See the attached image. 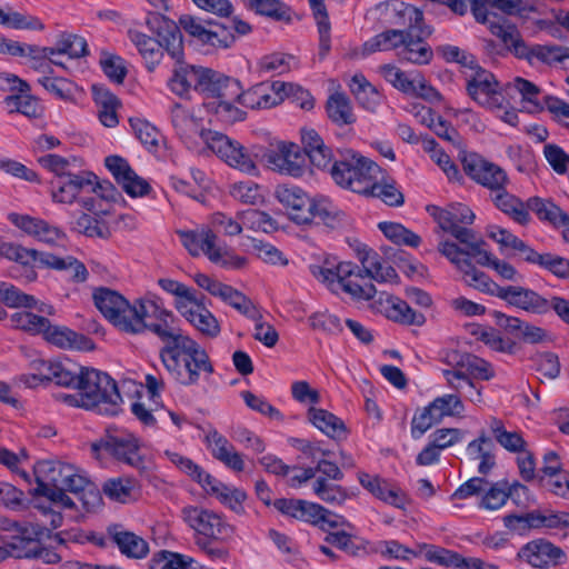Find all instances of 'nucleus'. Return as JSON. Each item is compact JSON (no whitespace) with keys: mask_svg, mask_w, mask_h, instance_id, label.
Returning a JSON list of instances; mask_svg holds the SVG:
<instances>
[{"mask_svg":"<svg viewBox=\"0 0 569 569\" xmlns=\"http://www.w3.org/2000/svg\"><path fill=\"white\" fill-rule=\"evenodd\" d=\"M361 267L351 261L326 257L322 263L309 266L310 273L329 290L352 299L370 300L376 295L372 280L385 282L396 277L395 269L385 266L377 252L363 248L358 253Z\"/></svg>","mask_w":569,"mask_h":569,"instance_id":"nucleus-1","label":"nucleus"},{"mask_svg":"<svg viewBox=\"0 0 569 569\" xmlns=\"http://www.w3.org/2000/svg\"><path fill=\"white\" fill-rule=\"evenodd\" d=\"M173 313L151 327V332L166 342L160 359L168 372L181 385L198 382L200 372H213L206 350L188 335L176 327Z\"/></svg>","mask_w":569,"mask_h":569,"instance_id":"nucleus-2","label":"nucleus"},{"mask_svg":"<svg viewBox=\"0 0 569 569\" xmlns=\"http://www.w3.org/2000/svg\"><path fill=\"white\" fill-rule=\"evenodd\" d=\"M94 306L102 316L119 330L141 335L151 332V327L170 317L158 300L144 297L130 302L116 290L100 287L92 295Z\"/></svg>","mask_w":569,"mask_h":569,"instance_id":"nucleus-3","label":"nucleus"},{"mask_svg":"<svg viewBox=\"0 0 569 569\" xmlns=\"http://www.w3.org/2000/svg\"><path fill=\"white\" fill-rule=\"evenodd\" d=\"M80 469L58 460L38 461L33 467L37 487L31 490L36 498L34 507L48 518L50 529L62 525V509H71L74 501L62 489L72 482L82 483Z\"/></svg>","mask_w":569,"mask_h":569,"instance_id":"nucleus-4","label":"nucleus"},{"mask_svg":"<svg viewBox=\"0 0 569 569\" xmlns=\"http://www.w3.org/2000/svg\"><path fill=\"white\" fill-rule=\"evenodd\" d=\"M50 197L57 204L79 203L82 209L98 216H109L111 203L119 193L110 182H98L89 171L69 177L53 178L50 182Z\"/></svg>","mask_w":569,"mask_h":569,"instance_id":"nucleus-5","label":"nucleus"},{"mask_svg":"<svg viewBox=\"0 0 569 569\" xmlns=\"http://www.w3.org/2000/svg\"><path fill=\"white\" fill-rule=\"evenodd\" d=\"M57 399L70 407L96 410L101 415L114 416L122 402L114 380L107 373L86 368L78 390L60 392Z\"/></svg>","mask_w":569,"mask_h":569,"instance_id":"nucleus-6","label":"nucleus"},{"mask_svg":"<svg viewBox=\"0 0 569 569\" xmlns=\"http://www.w3.org/2000/svg\"><path fill=\"white\" fill-rule=\"evenodd\" d=\"M438 251L460 272L461 280L467 281L472 271L483 273L472 264V259L480 266L487 267L505 281L518 282L522 279L521 273L510 262L499 259L485 248V241L473 247L471 251H463L459 244L450 240H442L438 243Z\"/></svg>","mask_w":569,"mask_h":569,"instance_id":"nucleus-7","label":"nucleus"},{"mask_svg":"<svg viewBox=\"0 0 569 569\" xmlns=\"http://www.w3.org/2000/svg\"><path fill=\"white\" fill-rule=\"evenodd\" d=\"M180 242L192 257L206 256L210 262L226 270L244 269L249 261L219 241L218 236L209 226L196 229H179Z\"/></svg>","mask_w":569,"mask_h":569,"instance_id":"nucleus-8","label":"nucleus"},{"mask_svg":"<svg viewBox=\"0 0 569 569\" xmlns=\"http://www.w3.org/2000/svg\"><path fill=\"white\" fill-rule=\"evenodd\" d=\"M470 276L471 278L469 277L467 281L471 284V288L497 297L509 306L533 315H545L550 310L549 300L529 288L520 286L502 287L486 273L476 271H472Z\"/></svg>","mask_w":569,"mask_h":569,"instance_id":"nucleus-9","label":"nucleus"},{"mask_svg":"<svg viewBox=\"0 0 569 569\" xmlns=\"http://www.w3.org/2000/svg\"><path fill=\"white\" fill-rule=\"evenodd\" d=\"M380 173L377 163L352 150L347 151L343 159L331 167V177L337 184L363 196Z\"/></svg>","mask_w":569,"mask_h":569,"instance_id":"nucleus-10","label":"nucleus"},{"mask_svg":"<svg viewBox=\"0 0 569 569\" xmlns=\"http://www.w3.org/2000/svg\"><path fill=\"white\" fill-rule=\"evenodd\" d=\"M428 211L443 231L449 232L463 246L460 247L463 251H471L482 241L471 229L465 227L472 224L476 218L468 206L452 203L446 208L431 207Z\"/></svg>","mask_w":569,"mask_h":569,"instance_id":"nucleus-11","label":"nucleus"},{"mask_svg":"<svg viewBox=\"0 0 569 569\" xmlns=\"http://www.w3.org/2000/svg\"><path fill=\"white\" fill-rule=\"evenodd\" d=\"M200 136L206 146L229 167L249 176L258 174L254 156L239 141L212 130H201Z\"/></svg>","mask_w":569,"mask_h":569,"instance_id":"nucleus-12","label":"nucleus"},{"mask_svg":"<svg viewBox=\"0 0 569 569\" xmlns=\"http://www.w3.org/2000/svg\"><path fill=\"white\" fill-rule=\"evenodd\" d=\"M466 88L469 97L480 107L499 113L506 106L503 87L488 70L477 64L469 71H465Z\"/></svg>","mask_w":569,"mask_h":569,"instance_id":"nucleus-13","label":"nucleus"},{"mask_svg":"<svg viewBox=\"0 0 569 569\" xmlns=\"http://www.w3.org/2000/svg\"><path fill=\"white\" fill-rule=\"evenodd\" d=\"M140 447V440L128 430L108 429L106 436L91 448L97 459H101L103 455H110L120 462L142 468Z\"/></svg>","mask_w":569,"mask_h":569,"instance_id":"nucleus-14","label":"nucleus"},{"mask_svg":"<svg viewBox=\"0 0 569 569\" xmlns=\"http://www.w3.org/2000/svg\"><path fill=\"white\" fill-rule=\"evenodd\" d=\"M183 522L199 537L197 543H201L200 537L228 540L233 536V527L219 513L198 506L188 505L181 509Z\"/></svg>","mask_w":569,"mask_h":569,"instance_id":"nucleus-15","label":"nucleus"},{"mask_svg":"<svg viewBox=\"0 0 569 569\" xmlns=\"http://www.w3.org/2000/svg\"><path fill=\"white\" fill-rule=\"evenodd\" d=\"M463 412L465 405L458 395L439 396L413 416L410 428L411 437L415 440L420 439L433 425L440 423L447 417L461 418Z\"/></svg>","mask_w":569,"mask_h":569,"instance_id":"nucleus-16","label":"nucleus"},{"mask_svg":"<svg viewBox=\"0 0 569 569\" xmlns=\"http://www.w3.org/2000/svg\"><path fill=\"white\" fill-rule=\"evenodd\" d=\"M49 530L46 525L3 521L0 526V540L10 545L13 558H31L37 551L38 540L47 536Z\"/></svg>","mask_w":569,"mask_h":569,"instance_id":"nucleus-17","label":"nucleus"},{"mask_svg":"<svg viewBox=\"0 0 569 569\" xmlns=\"http://www.w3.org/2000/svg\"><path fill=\"white\" fill-rule=\"evenodd\" d=\"M380 72L386 81L406 94L421 98L430 103L442 100L440 92L418 71L407 73L393 64H386L380 68Z\"/></svg>","mask_w":569,"mask_h":569,"instance_id":"nucleus-18","label":"nucleus"},{"mask_svg":"<svg viewBox=\"0 0 569 569\" xmlns=\"http://www.w3.org/2000/svg\"><path fill=\"white\" fill-rule=\"evenodd\" d=\"M401 12L410 20L411 26L405 33V41L399 54L412 63H428L432 58V50L423 40V37L429 36L430 31L420 28L422 11L413 6H405Z\"/></svg>","mask_w":569,"mask_h":569,"instance_id":"nucleus-19","label":"nucleus"},{"mask_svg":"<svg viewBox=\"0 0 569 569\" xmlns=\"http://www.w3.org/2000/svg\"><path fill=\"white\" fill-rule=\"evenodd\" d=\"M273 506L283 516L312 525L338 527L343 522L341 517L333 515L325 507L302 499L281 498L277 499Z\"/></svg>","mask_w":569,"mask_h":569,"instance_id":"nucleus-20","label":"nucleus"},{"mask_svg":"<svg viewBox=\"0 0 569 569\" xmlns=\"http://www.w3.org/2000/svg\"><path fill=\"white\" fill-rule=\"evenodd\" d=\"M461 163L465 173L476 183L487 188L490 193L509 184L508 174L501 167L476 152L465 153Z\"/></svg>","mask_w":569,"mask_h":569,"instance_id":"nucleus-21","label":"nucleus"},{"mask_svg":"<svg viewBox=\"0 0 569 569\" xmlns=\"http://www.w3.org/2000/svg\"><path fill=\"white\" fill-rule=\"evenodd\" d=\"M268 166L281 174L300 178L307 169V159L302 149L290 141H280L267 154Z\"/></svg>","mask_w":569,"mask_h":569,"instance_id":"nucleus-22","label":"nucleus"},{"mask_svg":"<svg viewBox=\"0 0 569 569\" xmlns=\"http://www.w3.org/2000/svg\"><path fill=\"white\" fill-rule=\"evenodd\" d=\"M273 197L284 208L291 221L301 226L311 224L309 209L312 198L301 187L290 183L278 184Z\"/></svg>","mask_w":569,"mask_h":569,"instance_id":"nucleus-23","label":"nucleus"},{"mask_svg":"<svg viewBox=\"0 0 569 569\" xmlns=\"http://www.w3.org/2000/svg\"><path fill=\"white\" fill-rule=\"evenodd\" d=\"M286 88L287 82L280 80L264 81L246 91L240 89L239 96L234 99L249 109H269L280 104L286 99Z\"/></svg>","mask_w":569,"mask_h":569,"instance_id":"nucleus-24","label":"nucleus"},{"mask_svg":"<svg viewBox=\"0 0 569 569\" xmlns=\"http://www.w3.org/2000/svg\"><path fill=\"white\" fill-rule=\"evenodd\" d=\"M203 442L216 460L234 473L243 472L246 462L243 455L237 451L234 446L216 428L204 431Z\"/></svg>","mask_w":569,"mask_h":569,"instance_id":"nucleus-25","label":"nucleus"},{"mask_svg":"<svg viewBox=\"0 0 569 569\" xmlns=\"http://www.w3.org/2000/svg\"><path fill=\"white\" fill-rule=\"evenodd\" d=\"M104 163L116 181L131 198L144 197L150 193V183L137 174L126 159L119 156H109Z\"/></svg>","mask_w":569,"mask_h":569,"instance_id":"nucleus-26","label":"nucleus"},{"mask_svg":"<svg viewBox=\"0 0 569 569\" xmlns=\"http://www.w3.org/2000/svg\"><path fill=\"white\" fill-rule=\"evenodd\" d=\"M198 91L208 100L217 98L234 99L239 96L240 82L233 78L226 77L212 69L200 67Z\"/></svg>","mask_w":569,"mask_h":569,"instance_id":"nucleus-27","label":"nucleus"},{"mask_svg":"<svg viewBox=\"0 0 569 569\" xmlns=\"http://www.w3.org/2000/svg\"><path fill=\"white\" fill-rule=\"evenodd\" d=\"M518 558L533 568H549L561 562L563 551L553 543L537 539L526 543L519 551Z\"/></svg>","mask_w":569,"mask_h":569,"instance_id":"nucleus-28","label":"nucleus"},{"mask_svg":"<svg viewBox=\"0 0 569 569\" xmlns=\"http://www.w3.org/2000/svg\"><path fill=\"white\" fill-rule=\"evenodd\" d=\"M199 486L208 496L216 498L233 512L242 513L244 511L243 502L247 499V493L242 489L227 485L209 472L206 473Z\"/></svg>","mask_w":569,"mask_h":569,"instance_id":"nucleus-29","label":"nucleus"},{"mask_svg":"<svg viewBox=\"0 0 569 569\" xmlns=\"http://www.w3.org/2000/svg\"><path fill=\"white\" fill-rule=\"evenodd\" d=\"M311 223L315 219L330 230L345 229L351 226L350 217L330 198L319 194L312 198L309 209Z\"/></svg>","mask_w":569,"mask_h":569,"instance_id":"nucleus-30","label":"nucleus"},{"mask_svg":"<svg viewBox=\"0 0 569 569\" xmlns=\"http://www.w3.org/2000/svg\"><path fill=\"white\" fill-rule=\"evenodd\" d=\"M180 308L179 313L201 335L208 338L219 336V321L200 299L196 297L188 305Z\"/></svg>","mask_w":569,"mask_h":569,"instance_id":"nucleus-31","label":"nucleus"},{"mask_svg":"<svg viewBox=\"0 0 569 569\" xmlns=\"http://www.w3.org/2000/svg\"><path fill=\"white\" fill-rule=\"evenodd\" d=\"M358 481L377 499L399 509H405L408 499L405 492L396 486L390 485L378 476L367 472L358 473Z\"/></svg>","mask_w":569,"mask_h":569,"instance_id":"nucleus-32","label":"nucleus"},{"mask_svg":"<svg viewBox=\"0 0 569 569\" xmlns=\"http://www.w3.org/2000/svg\"><path fill=\"white\" fill-rule=\"evenodd\" d=\"M9 220L24 233L44 243L53 244L64 238V233L59 228L39 218L11 213Z\"/></svg>","mask_w":569,"mask_h":569,"instance_id":"nucleus-33","label":"nucleus"},{"mask_svg":"<svg viewBox=\"0 0 569 569\" xmlns=\"http://www.w3.org/2000/svg\"><path fill=\"white\" fill-rule=\"evenodd\" d=\"M490 200L500 212L512 221L521 226H526L531 221V216L528 212V200L523 201L509 192L507 187H501L493 193H490Z\"/></svg>","mask_w":569,"mask_h":569,"instance_id":"nucleus-34","label":"nucleus"},{"mask_svg":"<svg viewBox=\"0 0 569 569\" xmlns=\"http://www.w3.org/2000/svg\"><path fill=\"white\" fill-rule=\"evenodd\" d=\"M43 337L50 343L62 349L90 351L94 348L92 340L84 335L77 333L67 327L51 326L49 321Z\"/></svg>","mask_w":569,"mask_h":569,"instance_id":"nucleus-35","label":"nucleus"},{"mask_svg":"<svg viewBox=\"0 0 569 569\" xmlns=\"http://www.w3.org/2000/svg\"><path fill=\"white\" fill-rule=\"evenodd\" d=\"M79 478L82 480V483L72 482L68 490L73 493L74 506L71 509H62V511H70V517L77 518V515H73V509L78 503L81 505L82 509L86 512H93L98 510L102 506V497L98 487L92 483L83 471L80 470Z\"/></svg>","mask_w":569,"mask_h":569,"instance_id":"nucleus-36","label":"nucleus"},{"mask_svg":"<svg viewBox=\"0 0 569 569\" xmlns=\"http://www.w3.org/2000/svg\"><path fill=\"white\" fill-rule=\"evenodd\" d=\"M380 303L386 317L395 322L408 326H422L426 322V317L422 313L415 311L398 297L388 295L380 299Z\"/></svg>","mask_w":569,"mask_h":569,"instance_id":"nucleus-37","label":"nucleus"},{"mask_svg":"<svg viewBox=\"0 0 569 569\" xmlns=\"http://www.w3.org/2000/svg\"><path fill=\"white\" fill-rule=\"evenodd\" d=\"M92 96L99 121L107 128H114L119 123V99L109 89L96 84L92 86Z\"/></svg>","mask_w":569,"mask_h":569,"instance_id":"nucleus-38","label":"nucleus"},{"mask_svg":"<svg viewBox=\"0 0 569 569\" xmlns=\"http://www.w3.org/2000/svg\"><path fill=\"white\" fill-rule=\"evenodd\" d=\"M493 449L492 440L485 432H481L478 438L468 443L466 453L469 460L479 461V473L488 475L496 466Z\"/></svg>","mask_w":569,"mask_h":569,"instance_id":"nucleus-39","label":"nucleus"},{"mask_svg":"<svg viewBox=\"0 0 569 569\" xmlns=\"http://www.w3.org/2000/svg\"><path fill=\"white\" fill-rule=\"evenodd\" d=\"M309 421L326 436L341 440L346 439L348 435L345 422L333 413L316 407H310L308 410Z\"/></svg>","mask_w":569,"mask_h":569,"instance_id":"nucleus-40","label":"nucleus"},{"mask_svg":"<svg viewBox=\"0 0 569 569\" xmlns=\"http://www.w3.org/2000/svg\"><path fill=\"white\" fill-rule=\"evenodd\" d=\"M199 71L200 66L180 63L168 80V88L179 97H187L192 90L198 91Z\"/></svg>","mask_w":569,"mask_h":569,"instance_id":"nucleus-41","label":"nucleus"},{"mask_svg":"<svg viewBox=\"0 0 569 569\" xmlns=\"http://www.w3.org/2000/svg\"><path fill=\"white\" fill-rule=\"evenodd\" d=\"M507 89L517 92L520 96L521 108L535 113L543 109L545 98L541 90L531 81L517 77L508 83Z\"/></svg>","mask_w":569,"mask_h":569,"instance_id":"nucleus-42","label":"nucleus"},{"mask_svg":"<svg viewBox=\"0 0 569 569\" xmlns=\"http://www.w3.org/2000/svg\"><path fill=\"white\" fill-rule=\"evenodd\" d=\"M520 59L527 60L531 66L537 63L555 64L569 59V48L547 44L528 46L526 43Z\"/></svg>","mask_w":569,"mask_h":569,"instance_id":"nucleus-43","label":"nucleus"},{"mask_svg":"<svg viewBox=\"0 0 569 569\" xmlns=\"http://www.w3.org/2000/svg\"><path fill=\"white\" fill-rule=\"evenodd\" d=\"M443 360L448 365L462 366L471 380L473 378L490 380L495 376V371L488 361L471 355H460L453 351L448 352Z\"/></svg>","mask_w":569,"mask_h":569,"instance_id":"nucleus-44","label":"nucleus"},{"mask_svg":"<svg viewBox=\"0 0 569 569\" xmlns=\"http://www.w3.org/2000/svg\"><path fill=\"white\" fill-rule=\"evenodd\" d=\"M0 300L12 308H33L46 315L53 313L52 306L38 301L33 296L23 293L10 283L0 282Z\"/></svg>","mask_w":569,"mask_h":569,"instance_id":"nucleus-45","label":"nucleus"},{"mask_svg":"<svg viewBox=\"0 0 569 569\" xmlns=\"http://www.w3.org/2000/svg\"><path fill=\"white\" fill-rule=\"evenodd\" d=\"M233 99L217 98L207 100L204 107L210 114V122L233 124L246 118V112L232 103Z\"/></svg>","mask_w":569,"mask_h":569,"instance_id":"nucleus-46","label":"nucleus"},{"mask_svg":"<svg viewBox=\"0 0 569 569\" xmlns=\"http://www.w3.org/2000/svg\"><path fill=\"white\" fill-rule=\"evenodd\" d=\"M129 39L143 59L146 68L153 71L163 57L158 40L139 31H129Z\"/></svg>","mask_w":569,"mask_h":569,"instance_id":"nucleus-47","label":"nucleus"},{"mask_svg":"<svg viewBox=\"0 0 569 569\" xmlns=\"http://www.w3.org/2000/svg\"><path fill=\"white\" fill-rule=\"evenodd\" d=\"M365 196L378 198L391 207H400L405 202L403 193L395 179L382 172L373 179L372 187L366 191Z\"/></svg>","mask_w":569,"mask_h":569,"instance_id":"nucleus-48","label":"nucleus"},{"mask_svg":"<svg viewBox=\"0 0 569 569\" xmlns=\"http://www.w3.org/2000/svg\"><path fill=\"white\" fill-rule=\"evenodd\" d=\"M106 216H98L96 213L89 214L81 212L72 214L70 220V227L73 231H77L89 238H101L106 239L110 236V230L107 223L103 221Z\"/></svg>","mask_w":569,"mask_h":569,"instance_id":"nucleus-49","label":"nucleus"},{"mask_svg":"<svg viewBox=\"0 0 569 569\" xmlns=\"http://www.w3.org/2000/svg\"><path fill=\"white\" fill-rule=\"evenodd\" d=\"M350 90L359 104L368 111L375 112L382 102L381 93L361 73H356L350 81Z\"/></svg>","mask_w":569,"mask_h":569,"instance_id":"nucleus-50","label":"nucleus"},{"mask_svg":"<svg viewBox=\"0 0 569 569\" xmlns=\"http://www.w3.org/2000/svg\"><path fill=\"white\" fill-rule=\"evenodd\" d=\"M535 212L540 220L549 221L556 226L569 224V216L550 199L531 197L528 199V212Z\"/></svg>","mask_w":569,"mask_h":569,"instance_id":"nucleus-51","label":"nucleus"},{"mask_svg":"<svg viewBox=\"0 0 569 569\" xmlns=\"http://www.w3.org/2000/svg\"><path fill=\"white\" fill-rule=\"evenodd\" d=\"M326 111L328 118L338 126L351 124L356 121L351 102L345 93L330 94L326 103Z\"/></svg>","mask_w":569,"mask_h":569,"instance_id":"nucleus-52","label":"nucleus"},{"mask_svg":"<svg viewBox=\"0 0 569 569\" xmlns=\"http://www.w3.org/2000/svg\"><path fill=\"white\" fill-rule=\"evenodd\" d=\"M130 126L136 138L152 153H157L163 146L164 140L161 132L148 120L131 118Z\"/></svg>","mask_w":569,"mask_h":569,"instance_id":"nucleus-53","label":"nucleus"},{"mask_svg":"<svg viewBox=\"0 0 569 569\" xmlns=\"http://www.w3.org/2000/svg\"><path fill=\"white\" fill-rule=\"evenodd\" d=\"M488 28L515 56L520 58L523 54L526 42L522 40L516 26L503 20L490 22Z\"/></svg>","mask_w":569,"mask_h":569,"instance_id":"nucleus-54","label":"nucleus"},{"mask_svg":"<svg viewBox=\"0 0 569 569\" xmlns=\"http://www.w3.org/2000/svg\"><path fill=\"white\" fill-rule=\"evenodd\" d=\"M471 335L492 351L509 355L515 351L516 343L495 328L476 326L471 329Z\"/></svg>","mask_w":569,"mask_h":569,"instance_id":"nucleus-55","label":"nucleus"},{"mask_svg":"<svg viewBox=\"0 0 569 569\" xmlns=\"http://www.w3.org/2000/svg\"><path fill=\"white\" fill-rule=\"evenodd\" d=\"M378 229L390 242L397 246L417 248L421 243L420 236L409 230L400 222L381 221L378 223Z\"/></svg>","mask_w":569,"mask_h":569,"instance_id":"nucleus-56","label":"nucleus"},{"mask_svg":"<svg viewBox=\"0 0 569 569\" xmlns=\"http://www.w3.org/2000/svg\"><path fill=\"white\" fill-rule=\"evenodd\" d=\"M246 6L257 14L277 21L289 23L292 19V10L280 0H246Z\"/></svg>","mask_w":569,"mask_h":569,"instance_id":"nucleus-57","label":"nucleus"},{"mask_svg":"<svg viewBox=\"0 0 569 569\" xmlns=\"http://www.w3.org/2000/svg\"><path fill=\"white\" fill-rule=\"evenodd\" d=\"M405 33L399 30H387L372 37L362 46L361 56L365 57L377 51L402 49Z\"/></svg>","mask_w":569,"mask_h":569,"instance_id":"nucleus-58","label":"nucleus"},{"mask_svg":"<svg viewBox=\"0 0 569 569\" xmlns=\"http://www.w3.org/2000/svg\"><path fill=\"white\" fill-rule=\"evenodd\" d=\"M418 556H423L427 561L438 566L457 569L462 559V556L456 551L428 543L418 545Z\"/></svg>","mask_w":569,"mask_h":569,"instance_id":"nucleus-59","label":"nucleus"},{"mask_svg":"<svg viewBox=\"0 0 569 569\" xmlns=\"http://www.w3.org/2000/svg\"><path fill=\"white\" fill-rule=\"evenodd\" d=\"M113 541L129 558L142 559L149 553L148 542L133 532L118 531L113 535Z\"/></svg>","mask_w":569,"mask_h":569,"instance_id":"nucleus-60","label":"nucleus"},{"mask_svg":"<svg viewBox=\"0 0 569 569\" xmlns=\"http://www.w3.org/2000/svg\"><path fill=\"white\" fill-rule=\"evenodd\" d=\"M313 493L323 502L340 506L350 498L348 491L323 477L317 478L312 483Z\"/></svg>","mask_w":569,"mask_h":569,"instance_id":"nucleus-61","label":"nucleus"},{"mask_svg":"<svg viewBox=\"0 0 569 569\" xmlns=\"http://www.w3.org/2000/svg\"><path fill=\"white\" fill-rule=\"evenodd\" d=\"M508 501V481L500 480L488 483L483 487L482 495L479 499L478 507L480 509L495 511L502 508Z\"/></svg>","mask_w":569,"mask_h":569,"instance_id":"nucleus-62","label":"nucleus"},{"mask_svg":"<svg viewBox=\"0 0 569 569\" xmlns=\"http://www.w3.org/2000/svg\"><path fill=\"white\" fill-rule=\"evenodd\" d=\"M87 41L82 37L72 33H62L51 50L53 51V58L63 56L68 59H77L87 54Z\"/></svg>","mask_w":569,"mask_h":569,"instance_id":"nucleus-63","label":"nucleus"},{"mask_svg":"<svg viewBox=\"0 0 569 569\" xmlns=\"http://www.w3.org/2000/svg\"><path fill=\"white\" fill-rule=\"evenodd\" d=\"M194 559L182 553L161 550L152 558L153 569H196Z\"/></svg>","mask_w":569,"mask_h":569,"instance_id":"nucleus-64","label":"nucleus"}]
</instances>
